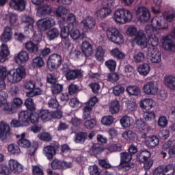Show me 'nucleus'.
<instances>
[{"label":"nucleus","mask_w":175,"mask_h":175,"mask_svg":"<svg viewBox=\"0 0 175 175\" xmlns=\"http://www.w3.org/2000/svg\"><path fill=\"white\" fill-rule=\"evenodd\" d=\"M0 77L7 79L10 83H18L25 77V68L23 66H18L16 69L8 71L6 68L0 67Z\"/></svg>","instance_id":"nucleus-1"},{"label":"nucleus","mask_w":175,"mask_h":175,"mask_svg":"<svg viewBox=\"0 0 175 175\" xmlns=\"http://www.w3.org/2000/svg\"><path fill=\"white\" fill-rule=\"evenodd\" d=\"M96 25V21L91 16L83 18L79 23V28L82 29L83 32H91L92 29L95 28Z\"/></svg>","instance_id":"nucleus-2"},{"label":"nucleus","mask_w":175,"mask_h":175,"mask_svg":"<svg viewBox=\"0 0 175 175\" xmlns=\"http://www.w3.org/2000/svg\"><path fill=\"white\" fill-rule=\"evenodd\" d=\"M107 35L108 39L111 42H113V43H116V44H120L124 42L122 34H121L118 29L114 27H110L107 31Z\"/></svg>","instance_id":"nucleus-3"},{"label":"nucleus","mask_w":175,"mask_h":175,"mask_svg":"<svg viewBox=\"0 0 175 175\" xmlns=\"http://www.w3.org/2000/svg\"><path fill=\"white\" fill-rule=\"evenodd\" d=\"M36 25L40 31H47V29H50L51 27L55 25V21L51 17H47L38 20L36 23Z\"/></svg>","instance_id":"nucleus-4"},{"label":"nucleus","mask_w":175,"mask_h":175,"mask_svg":"<svg viewBox=\"0 0 175 175\" xmlns=\"http://www.w3.org/2000/svg\"><path fill=\"white\" fill-rule=\"evenodd\" d=\"M151 23L154 29H158L159 31H163L169 28V24H167L166 20H165V18H163L162 16H154L152 19Z\"/></svg>","instance_id":"nucleus-5"},{"label":"nucleus","mask_w":175,"mask_h":175,"mask_svg":"<svg viewBox=\"0 0 175 175\" xmlns=\"http://www.w3.org/2000/svg\"><path fill=\"white\" fill-rule=\"evenodd\" d=\"M147 55L153 64H159L161 60V52L157 49V47L149 46L148 48Z\"/></svg>","instance_id":"nucleus-6"},{"label":"nucleus","mask_w":175,"mask_h":175,"mask_svg":"<svg viewBox=\"0 0 175 175\" xmlns=\"http://www.w3.org/2000/svg\"><path fill=\"white\" fill-rule=\"evenodd\" d=\"M143 90L147 95H157L159 90L158 88V83L154 81L146 82L144 85Z\"/></svg>","instance_id":"nucleus-7"},{"label":"nucleus","mask_w":175,"mask_h":175,"mask_svg":"<svg viewBox=\"0 0 175 175\" xmlns=\"http://www.w3.org/2000/svg\"><path fill=\"white\" fill-rule=\"evenodd\" d=\"M62 64V57L58 54L51 55L47 62L49 69H57Z\"/></svg>","instance_id":"nucleus-8"},{"label":"nucleus","mask_w":175,"mask_h":175,"mask_svg":"<svg viewBox=\"0 0 175 175\" xmlns=\"http://www.w3.org/2000/svg\"><path fill=\"white\" fill-rule=\"evenodd\" d=\"M133 42L140 46L141 49H146L147 44H148V40L143 30H139L138 34L134 38Z\"/></svg>","instance_id":"nucleus-9"},{"label":"nucleus","mask_w":175,"mask_h":175,"mask_svg":"<svg viewBox=\"0 0 175 175\" xmlns=\"http://www.w3.org/2000/svg\"><path fill=\"white\" fill-rule=\"evenodd\" d=\"M21 23L25 24L24 29L26 33L33 32V24H35V21L32 17L24 15L21 18Z\"/></svg>","instance_id":"nucleus-10"},{"label":"nucleus","mask_w":175,"mask_h":175,"mask_svg":"<svg viewBox=\"0 0 175 175\" xmlns=\"http://www.w3.org/2000/svg\"><path fill=\"white\" fill-rule=\"evenodd\" d=\"M161 43L165 50L175 51L174 38H173L172 35L163 36L161 38Z\"/></svg>","instance_id":"nucleus-11"},{"label":"nucleus","mask_w":175,"mask_h":175,"mask_svg":"<svg viewBox=\"0 0 175 175\" xmlns=\"http://www.w3.org/2000/svg\"><path fill=\"white\" fill-rule=\"evenodd\" d=\"M58 147L59 146L56 143L55 146H47L44 148L43 152L47 159L49 161L53 159L54 155L57 153L56 150H58Z\"/></svg>","instance_id":"nucleus-12"},{"label":"nucleus","mask_w":175,"mask_h":175,"mask_svg":"<svg viewBox=\"0 0 175 175\" xmlns=\"http://www.w3.org/2000/svg\"><path fill=\"white\" fill-rule=\"evenodd\" d=\"M8 165L10 166L11 173L12 172H14V173L19 174V173H21V172L24 170V167L23 165L20 164V163L15 159H10L8 162Z\"/></svg>","instance_id":"nucleus-13"},{"label":"nucleus","mask_w":175,"mask_h":175,"mask_svg":"<svg viewBox=\"0 0 175 175\" xmlns=\"http://www.w3.org/2000/svg\"><path fill=\"white\" fill-rule=\"evenodd\" d=\"M26 5L27 1H25V0H11L10 3V6L12 8V9L19 10V12L25 10Z\"/></svg>","instance_id":"nucleus-14"},{"label":"nucleus","mask_w":175,"mask_h":175,"mask_svg":"<svg viewBox=\"0 0 175 175\" xmlns=\"http://www.w3.org/2000/svg\"><path fill=\"white\" fill-rule=\"evenodd\" d=\"M81 51L85 57H91L94 54V46L88 41H84L81 44Z\"/></svg>","instance_id":"nucleus-15"},{"label":"nucleus","mask_w":175,"mask_h":175,"mask_svg":"<svg viewBox=\"0 0 175 175\" xmlns=\"http://www.w3.org/2000/svg\"><path fill=\"white\" fill-rule=\"evenodd\" d=\"M67 80H75V79H81L83 77V71L81 70H69L66 73Z\"/></svg>","instance_id":"nucleus-16"},{"label":"nucleus","mask_w":175,"mask_h":175,"mask_svg":"<svg viewBox=\"0 0 175 175\" xmlns=\"http://www.w3.org/2000/svg\"><path fill=\"white\" fill-rule=\"evenodd\" d=\"M138 10L139 12V21L142 23H146L150 20L151 15L150 14V11L146 7H139Z\"/></svg>","instance_id":"nucleus-17"},{"label":"nucleus","mask_w":175,"mask_h":175,"mask_svg":"<svg viewBox=\"0 0 175 175\" xmlns=\"http://www.w3.org/2000/svg\"><path fill=\"white\" fill-rule=\"evenodd\" d=\"M31 113L28 111H21L18 114V120L22 122L23 126H27L29 124V116Z\"/></svg>","instance_id":"nucleus-18"},{"label":"nucleus","mask_w":175,"mask_h":175,"mask_svg":"<svg viewBox=\"0 0 175 175\" xmlns=\"http://www.w3.org/2000/svg\"><path fill=\"white\" fill-rule=\"evenodd\" d=\"M159 38H161L160 32H154V34L148 36V43L150 44V47H157L159 44Z\"/></svg>","instance_id":"nucleus-19"},{"label":"nucleus","mask_w":175,"mask_h":175,"mask_svg":"<svg viewBox=\"0 0 175 175\" xmlns=\"http://www.w3.org/2000/svg\"><path fill=\"white\" fill-rule=\"evenodd\" d=\"M28 59H29V54L27 51H21L14 57V60L16 64L27 62Z\"/></svg>","instance_id":"nucleus-20"},{"label":"nucleus","mask_w":175,"mask_h":175,"mask_svg":"<svg viewBox=\"0 0 175 175\" xmlns=\"http://www.w3.org/2000/svg\"><path fill=\"white\" fill-rule=\"evenodd\" d=\"M12 36H13L12 28L10 27H6L3 30L1 39L3 43H8V42L12 40Z\"/></svg>","instance_id":"nucleus-21"},{"label":"nucleus","mask_w":175,"mask_h":175,"mask_svg":"<svg viewBox=\"0 0 175 175\" xmlns=\"http://www.w3.org/2000/svg\"><path fill=\"white\" fill-rule=\"evenodd\" d=\"M156 105L155 101L151 98H146L141 101L140 107L145 110H151Z\"/></svg>","instance_id":"nucleus-22"},{"label":"nucleus","mask_w":175,"mask_h":175,"mask_svg":"<svg viewBox=\"0 0 175 175\" xmlns=\"http://www.w3.org/2000/svg\"><path fill=\"white\" fill-rule=\"evenodd\" d=\"M27 134L25 133H23L21 135H17L16 137H21L19 140H18L17 143L20 147L23 148H28L31 147V142L29 140L25 139V136Z\"/></svg>","instance_id":"nucleus-23"},{"label":"nucleus","mask_w":175,"mask_h":175,"mask_svg":"<svg viewBox=\"0 0 175 175\" xmlns=\"http://www.w3.org/2000/svg\"><path fill=\"white\" fill-rule=\"evenodd\" d=\"M111 13V10L109 5L104 6L96 12V16L100 17V18H105L109 14Z\"/></svg>","instance_id":"nucleus-24"},{"label":"nucleus","mask_w":175,"mask_h":175,"mask_svg":"<svg viewBox=\"0 0 175 175\" xmlns=\"http://www.w3.org/2000/svg\"><path fill=\"white\" fill-rule=\"evenodd\" d=\"M146 144L149 148H154V147H157L159 144V138L155 135L148 137Z\"/></svg>","instance_id":"nucleus-25"},{"label":"nucleus","mask_w":175,"mask_h":175,"mask_svg":"<svg viewBox=\"0 0 175 175\" xmlns=\"http://www.w3.org/2000/svg\"><path fill=\"white\" fill-rule=\"evenodd\" d=\"M50 13H51V7L48 5H41L37 10V16L38 17L50 14Z\"/></svg>","instance_id":"nucleus-26"},{"label":"nucleus","mask_w":175,"mask_h":175,"mask_svg":"<svg viewBox=\"0 0 175 175\" xmlns=\"http://www.w3.org/2000/svg\"><path fill=\"white\" fill-rule=\"evenodd\" d=\"M135 120L129 116H124L120 119V124L123 128H129V126H132Z\"/></svg>","instance_id":"nucleus-27"},{"label":"nucleus","mask_w":175,"mask_h":175,"mask_svg":"<svg viewBox=\"0 0 175 175\" xmlns=\"http://www.w3.org/2000/svg\"><path fill=\"white\" fill-rule=\"evenodd\" d=\"M2 110L5 114L14 113V110L13 109V107H12V104L8 101L3 104H0V113Z\"/></svg>","instance_id":"nucleus-28"},{"label":"nucleus","mask_w":175,"mask_h":175,"mask_svg":"<svg viewBox=\"0 0 175 175\" xmlns=\"http://www.w3.org/2000/svg\"><path fill=\"white\" fill-rule=\"evenodd\" d=\"M25 49L31 54H36L39 51L38 44H35L32 41H29L25 44Z\"/></svg>","instance_id":"nucleus-29"},{"label":"nucleus","mask_w":175,"mask_h":175,"mask_svg":"<svg viewBox=\"0 0 175 175\" xmlns=\"http://www.w3.org/2000/svg\"><path fill=\"white\" fill-rule=\"evenodd\" d=\"M170 170L167 165H161L156 167L153 172V175H165L166 172Z\"/></svg>","instance_id":"nucleus-30"},{"label":"nucleus","mask_w":175,"mask_h":175,"mask_svg":"<svg viewBox=\"0 0 175 175\" xmlns=\"http://www.w3.org/2000/svg\"><path fill=\"white\" fill-rule=\"evenodd\" d=\"M88 134L85 132H79L75 135V143H78L80 144H83L87 140V137Z\"/></svg>","instance_id":"nucleus-31"},{"label":"nucleus","mask_w":175,"mask_h":175,"mask_svg":"<svg viewBox=\"0 0 175 175\" xmlns=\"http://www.w3.org/2000/svg\"><path fill=\"white\" fill-rule=\"evenodd\" d=\"M151 157V153L147 150H143L137 154V159L139 162H146Z\"/></svg>","instance_id":"nucleus-32"},{"label":"nucleus","mask_w":175,"mask_h":175,"mask_svg":"<svg viewBox=\"0 0 175 175\" xmlns=\"http://www.w3.org/2000/svg\"><path fill=\"white\" fill-rule=\"evenodd\" d=\"M110 54L112 57H114V58H117L118 59H124L126 56L124 52L120 51L118 48L111 49L110 51Z\"/></svg>","instance_id":"nucleus-33"},{"label":"nucleus","mask_w":175,"mask_h":175,"mask_svg":"<svg viewBox=\"0 0 175 175\" xmlns=\"http://www.w3.org/2000/svg\"><path fill=\"white\" fill-rule=\"evenodd\" d=\"M150 70H151V67L148 64H144L138 67V72L142 76H147L150 73Z\"/></svg>","instance_id":"nucleus-34"},{"label":"nucleus","mask_w":175,"mask_h":175,"mask_svg":"<svg viewBox=\"0 0 175 175\" xmlns=\"http://www.w3.org/2000/svg\"><path fill=\"white\" fill-rule=\"evenodd\" d=\"M126 91L129 95H133L134 96H139V95H140V88L136 85L128 86Z\"/></svg>","instance_id":"nucleus-35"},{"label":"nucleus","mask_w":175,"mask_h":175,"mask_svg":"<svg viewBox=\"0 0 175 175\" xmlns=\"http://www.w3.org/2000/svg\"><path fill=\"white\" fill-rule=\"evenodd\" d=\"M124 13L122 12V10H117L113 14V20H115L116 23L118 24H124Z\"/></svg>","instance_id":"nucleus-36"},{"label":"nucleus","mask_w":175,"mask_h":175,"mask_svg":"<svg viewBox=\"0 0 175 175\" xmlns=\"http://www.w3.org/2000/svg\"><path fill=\"white\" fill-rule=\"evenodd\" d=\"M90 152L91 155H98L103 152V148L99 144H95L90 148Z\"/></svg>","instance_id":"nucleus-37"},{"label":"nucleus","mask_w":175,"mask_h":175,"mask_svg":"<svg viewBox=\"0 0 175 175\" xmlns=\"http://www.w3.org/2000/svg\"><path fill=\"white\" fill-rule=\"evenodd\" d=\"M109 111L111 114H117L120 111V103L115 100L111 103Z\"/></svg>","instance_id":"nucleus-38"},{"label":"nucleus","mask_w":175,"mask_h":175,"mask_svg":"<svg viewBox=\"0 0 175 175\" xmlns=\"http://www.w3.org/2000/svg\"><path fill=\"white\" fill-rule=\"evenodd\" d=\"M66 23L69 27H75L79 24L77 20H76V16L73 14H69L67 16Z\"/></svg>","instance_id":"nucleus-39"},{"label":"nucleus","mask_w":175,"mask_h":175,"mask_svg":"<svg viewBox=\"0 0 175 175\" xmlns=\"http://www.w3.org/2000/svg\"><path fill=\"white\" fill-rule=\"evenodd\" d=\"M8 152L11 154L12 155H18L21 152V150H20V147L18 146L11 144L8 146Z\"/></svg>","instance_id":"nucleus-40"},{"label":"nucleus","mask_w":175,"mask_h":175,"mask_svg":"<svg viewBox=\"0 0 175 175\" xmlns=\"http://www.w3.org/2000/svg\"><path fill=\"white\" fill-rule=\"evenodd\" d=\"M97 61H103L105 58V49L102 46H98L96 49V52L94 55Z\"/></svg>","instance_id":"nucleus-41"},{"label":"nucleus","mask_w":175,"mask_h":175,"mask_svg":"<svg viewBox=\"0 0 175 175\" xmlns=\"http://www.w3.org/2000/svg\"><path fill=\"white\" fill-rule=\"evenodd\" d=\"M47 36L49 40H54L59 36V31L57 28H52L47 32Z\"/></svg>","instance_id":"nucleus-42"},{"label":"nucleus","mask_w":175,"mask_h":175,"mask_svg":"<svg viewBox=\"0 0 175 175\" xmlns=\"http://www.w3.org/2000/svg\"><path fill=\"white\" fill-rule=\"evenodd\" d=\"M120 156L121 163H126L132 161V154L129 152H122Z\"/></svg>","instance_id":"nucleus-43"},{"label":"nucleus","mask_w":175,"mask_h":175,"mask_svg":"<svg viewBox=\"0 0 175 175\" xmlns=\"http://www.w3.org/2000/svg\"><path fill=\"white\" fill-rule=\"evenodd\" d=\"M122 12H123V20L124 23H128L132 20V12L127 9H122Z\"/></svg>","instance_id":"nucleus-44"},{"label":"nucleus","mask_w":175,"mask_h":175,"mask_svg":"<svg viewBox=\"0 0 175 175\" xmlns=\"http://www.w3.org/2000/svg\"><path fill=\"white\" fill-rule=\"evenodd\" d=\"M175 17V12H167L165 11L163 13V18L165 21H168V23H172L173 18Z\"/></svg>","instance_id":"nucleus-45"},{"label":"nucleus","mask_w":175,"mask_h":175,"mask_svg":"<svg viewBox=\"0 0 175 175\" xmlns=\"http://www.w3.org/2000/svg\"><path fill=\"white\" fill-rule=\"evenodd\" d=\"M10 54V52L8 48V45H6V44H1L0 46V57H2V58H6V57Z\"/></svg>","instance_id":"nucleus-46"},{"label":"nucleus","mask_w":175,"mask_h":175,"mask_svg":"<svg viewBox=\"0 0 175 175\" xmlns=\"http://www.w3.org/2000/svg\"><path fill=\"white\" fill-rule=\"evenodd\" d=\"M101 122L103 125H105L106 126H109L114 122V118L111 116H106L103 117L101 120Z\"/></svg>","instance_id":"nucleus-47"},{"label":"nucleus","mask_w":175,"mask_h":175,"mask_svg":"<svg viewBox=\"0 0 175 175\" xmlns=\"http://www.w3.org/2000/svg\"><path fill=\"white\" fill-rule=\"evenodd\" d=\"M92 116V108L85 105L83 108V120H88V118H91Z\"/></svg>","instance_id":"nucleus-48"},{"label":"nucleus","mask_w":175,"mask_h":175,"mask_svg":"<svg viewBox=\"0 0 175 175\" xmlns=\"http://www.w3.org/2000/svg\"><path fill=\"white\" fill-rule=\"evenodd\" d=\"M133 59L135 62L137 63L143 62V61L146 59V55L143 52L135 53V55H133Z\"/></svg>","instance_id":"nucleus-49"},{"label":"nucleus","mask_w":175,"mask_h":175,"mask_svg":"<svg viewBox=\"0 0 175 175\" xmlns=\"http://www.w3.org/2000/svg\"><path fill=\"white\" fill-rule=\"evenodd\" d=\"M0 174L2 175H10L12 174V170L10 167L5 164H0Z\"/></svg>","instance_id":"nucleus-50"},{"label":"nucleus","mask_w":175,"mask_h":175,"mask_svg":"<svg viewBox=\"0 0 175 175\" xmlns=\"http://www.w3.org/2000/svg\"><path fill=\"white\" fill-rule=\"evenodd\" d=\"M107 150H109L110 152H120L122 150V146L121 144H112L107 147Z\"/></svg>","instance_id":"nucleus-51"},{"label":"nucleus","mask_w":175,"mask_h":175,"mask_svg":"<svg viewBox=\"0 0 175 175\" xmlns=\"http://www.w3.org/2000/svg\"><path fill=\"white\" fill-rule=\"evenodd\" d=\"M25 105L28 110L31 111H33L36 107H35V103H33V100L32 98H29L25 101Z\"/></svg>","instance_id":"nucleus-52"},{"label":"nucleus","mask_w":175,"mask_h":175,"mask_svg":"<svg viewBox=\"0 0 175 175\" xmlns=\"http://www.w3.org/2000/svg\"><path fill=\"white\" fill-rule=\"evenodd\" d=\"M0 139L4 143H6V142H9V140L12 139V133H10V131L0 133Z\"/></svg>","instance_id":"nucleus-53"},{"label":"nucleus","mask_w":175,"mask_h":175,"mask_svg":"<svg viewBox=\"0 0 175 175\" xmlns=\"http://www.w3.org/2000/svg\"><path fill=\"white\" fill-rule=\"evenodd\" d=\"M124 91H125V88L120 85H116L113 88V92L116 96H120L121 94H124Z\"/></svg>","instance_id":"nucleus-54"},{"label":"nucleus","mask_w":175,"mask_h":175,"mask_svg":"<svg viewBox=\"0 0 175 175\" xmlns=\"http://www.w3.org/2000/svg\"><path fill=\"white\" fill-rule=\"evenodd\" d=\"M29 121H30L31 123L33 124L39 123V113L36 112H32L30 113Z\"/></svg>","instance_id":"nucleus-55"},{"label":"nucleus","mask_w":175,"mask_h":175,"mask_svg":"<svg viewBox=\"0 0 175 175\" xmlns=\"http://www.w3.org/2000/svg\"><path fill=\"white\" fill-rule=\"evenodd\" d=\"M63 89L64 86L59 83H55L51 86V91L54 94H59Z\"/></svg>","instance_id":"nucleus-56"},{"label":"nucleus","mask_w":175,"mask_h":175,"mask_svg":"<svg viewBox=\"0 0 175 175\" xmlns=\"http://www.w3.org/2000/svg\"><path fill=\"white\" fill-rule=\"evenodd\" d=\"M80 30L75 29V27H72L70 31V36H71L72 39L74 40H77V39L80 38Z\"/></svg>","instance_id":"nucleus-57"},{"label":"nucleus","mask_w":175,"mask_h":175,"mask_svg":"<svg viewBox=\"0 0 175 175\" xmlns=\"http://www.w3.org/2000/svg\"><path fill=\"white\" fill-rule=\"evenodd\" d=\"M126 33L129 36H137L139 31H137V28L136 27L131 26L127 29Z\"/></svg>","instance_id":"nucleus-58"},{"label":"nucleus","mask_w":175,"mask_h":175,"mask_svg":"<svg viewBox=\"0 0 175 175\" xmlns=\"http://www.w3.org/2000/svg\"><path fill=\"white\" fill-rule=\"evenodd\" d=\"M81 55V52L77 49H72L70 52V58L72 59H79Z\"/></svg>","instance_id":"nucleus-59"},{"label":"nucleus","mask_w":175,"mask_h":175,"mask_svg":"<svg viewBox=\"0 0 175 175\" xmlns=\"http://www.w3.org/2000/svg\"><path fill=\"white\" fill-rule=\"evenodd\" d=\"M105 65L111 70V72H113V70H116V66L117 65V63L115 62L114 59H109L107 62H105Z\"/></svg>","instance_id":"nucleus-60"},{"label":"nucleus","mask_w":175,"mask_h":175,"mask_svg":"<svg viewBox=\"0 0 175 175\" xmlns=\"http://www.w3.org/2000/svg\"><path fill=\"white\" fill-rule=\"evenodd\" d=\"M144 118L146 120V121H152L155 120V113H154V111L144 112Z\"/></svg>","instance_id":"nucleus-61"},{"label":"nucleus","mask_w":175,"mask_h":175,"mask_svg":"<svg viewBox=\"0 0 175 175\" xmlns=\"http://www.w3.org/2000/svg\"><path fill=\"white\" fill-rule=\"evenodd\" d=\"M70 33V29L66 26H64L61 29V37L62 39H66Z\"/></svg>","instance_id":"nucleus-62"},{"label":"nucleus","mask_w":175,"mask_h":175,"mask_svg":"<svg viewBox=\"0 0 175 175\" xmlns=\"http://www.w3.org/2000/svg\"><path fill=\"white\" fill-rule=\"evenodd\" d=\"M89 172L90 175H100V172H99V168L98 167V165H90L89 167Z\"/></svg>","instance_id":"nucleus-63"},{"label":"nucleus","mask_w":175,"mask_h":175,"mask_svg":"<svg viewBox=\"0 0 175 175\" xmlns=\"http://www.w3.org/2000/svg\"><path fill=\"white\" fill-rule=\"evenodd\" d=\"M95 125H96V120L94 119L86 120L84 122V126H85L87 129H92Z\"/></svg>","instance_id":"nucleus-64"}]
</instances>
